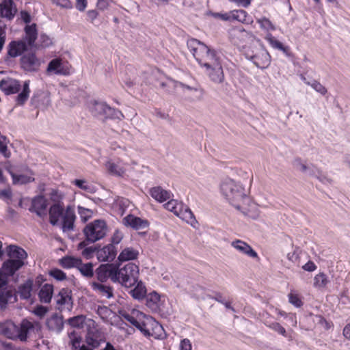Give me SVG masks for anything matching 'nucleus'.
<instances>
[{
    "instance_id": "f257e3e1",
    "label": "nucleus",
    "mask_w": 350,
    "mask_h": 350,
    "mask_svg": "<svg viewBox=\"0 0 350 350\" xmlns=\"http://www.w3.org/2000/svg\"><path fill=\"white\" fill-rule=\"evenodd\" d=\"M189 51L201 67L206 68L209 79L215 83L224 81V73L219 57L214 49L196 38L187 42Z\"/></svg>"
},
{
    "instance_id": "f03ea898",
    "label": "nucleus",
    "mask_w": 350,
    "mask_h": 350,
    "mask_svg": "<svg viewBox=\"0 0 350 350\" xmlns=\"http://www.w3.org/2000/svg\"><path fill=\"white\" fill-rule=\"evenodd\" d=\"M221 191L229 202L239 210L241 208V202L247 199L243 188L232 180L223 183L221 185Z\"/></svg>"
},
{
    "instance_id": "7ed1b4c3",
    "label": "nucleus",
    "mask_w": 350,
    "mask_h": 350,
    "mask_svg": "<svg viewBox=\"0 0 350 350\" xmlns=\"http://www.w3.org/2000/svg\"><path fill=\"white\" fill-rule=\"evenodd\" d=\"M244 55L259 68L265 69L270 65L271 57L262 45L250 46L246 48Z\"/></svg>"
},
{
    "instance_id": "20e7f679",
    "label": "nucleus",
    "mask_w": 350,
    "mask_h": 350,
    "mask_svg": "<svg viewBox=\"0 0 350 350\" xmlns=\"http://www.w3.org/2000/svg\"><path fill=\"white\" fill-rule=\"evenodd\" d=\"M139 275V269L135 263L129 262L120 269L116 266L117 282L125 287L134 286L138 281Z\"/></svg>"
},
{
    "instance_id": "39448f33",
    "label": "nucleus",
    "mask_w": 350,
    "mask_h": 350,
    "mask_svg": "<svg viewBox=\"0 0 350 350\" xmlns=\"http://www.w3.org/2000/svg\"><path fill=\"white\" fill-rule=\"evenodd\" d=\"M163 206L193 227H196L198 224L193 212L183 203L176 200H170Z\"/></svg>"
},
{
    "instance_id": "423d86ee",
    "label": "nucleus",
    "mask_w": 350,
    "mask_h": 350,
    "mask_svg": "<svg viewBox=\"0 0 350 350\" xmlns=\"http://www.w3.org/2000/svg\"><path fill=\"white\" fill-rule=\"evenodd\" d=\"M107 226L104 220L96 219L89 223L83 229L85 241L94 243L106 235Z\"/></svg>"
},
{
    "instance_id": "0eeeda50",
    "label": "nucleus",
    "mask_w": 350,
    "mask_h": 350,
    "mask_svg": "<svg viewBox=\"0 0 350 350\" xmlns=\"http://www.w3.org/2000/svg\"><path fill=\"white\" fill-rule=\"evenodd\" d=\"M8 277L0 271V309L6 308L9 301L16 300L14 291L7 288Z\"/></svg>"
},
{
    "instance_id": "6e6552de",
    "label": "nucleus",
    "mask_w": 350,
    "mask_h": 350,
    "mask_svg": "<svg viewBox=\"0 0 350 350\" xmlns=\"http://www.w3.org/2000/svg\"><path fill=\"white\" fill-rule=\"evenodd\" d=\"M96 276L98 282H105L108 279L113 282H117L116 265L113 264L100 265L95 271Z\"/></svg>"
},
{
    "instance_id": "1a4fd4ad",
    "label": "nucleus",
    "mask_w": 350,
    "mask_h": 350,
    "mask_svg": "<svg viewBox=\"0 0 350 350\" xmlns=\"http://www.w3.org/2000/svg\"><path fill=\"white\" fill-rule=\"evenodd\" d=\"M250 37L251 33L242 27H233L229 31L230 42L238 46H243Z\"/></svg>"
},
{
    "instance_id": "9d476101",
    "label": "nucleus",
    "mask_w": 350,
    "mask_h": 350,
    "mask_svg": "<svg viewBox=\"0 0 350 350\" xmlns=\"http://www.w3.org/2000/svg\"><path fill=\"white\" fill-rule=\"evenodd\" d=\"M56 303L59 310H71L72 308L71 291L67 288L61 289L56 296Z\"/></svg>"
},
{
    "instance_id": "9b49d317",
    "label": "nucleus",
    "mask_w": 350,
    "mask_h": 350,
    "mask_svg": "<svg viewBox=\"0 0 350 350\" xmlns=\"http://www.w3.org/2000/svg\"><path fill=\"white\" fill-rule=\"evenodd\" d=\"M47 200L42 195L35 196L31 200V205L29 208L31 213H35L40 217L46 215Z\"/></svg>"
},
{
    "instance_id": "f8f14e48",
    "label": "nucleus",
    "mask_w": 350,
    "mask_h": 350,
    "mask_svg": "<svg viewBox=\"0 0 350 350\" xmlns=\"http://www.w3.org/2000/svg\"><path fill=\"white\" fill-rule=\"evenodd\" d=\"M0 89L5 95L17 94L21 89L18 80L7 77L0 81Z\"/></svg>"
},
{
    "instance_id": "ddd939ff",
    "label": "nucleus",
    "mask_w": 350,
    "mask_h": 350,
    "mask_svg": "<svg viewBox=\"0 0 350 350\" xmlns=\"http://www.w3.org/2000/svg\"><path fill=\"white\" fill-rule=\"evenodd\" d=\"M21 66L25 71L34 72L38 70L40 62L34 53H28L21 57Z\"/></svg>"
},
{
    "instance_id": "4468645a",
    "label": "nucleus",
    "mask_w": 350,
    "mask_h": 350,
    "mask_svg": "<svg viewBox=\"0 0 350 350\" xmlns=\"http://www.w3.org/2000/svg\"><path fill=\"white\" fill-rule=\"evenodd\" d=\"M70 65L68 62L64 63L59 58L52 59L47 67L48 72H53L57 75H68L70 74Z\"/></svg>"
},
{
    "instance_id": "2eb2a0df",
    "label": "nucleus",
    "mask_w": 350,
    "mask_h": 350,
    "mask_svg": "<svg viewBox=\"0 0 350 350\" xmlns=\"http://www.w3.org/2000/svg\"><path fill=\"white\" fill-rule=\"evenodd\" d=\"M62 219V228L63 231L66 232L73 230L76 219L74 208L70 206H68L65 209V212Z\"/></svg>"
},
{
    "instance_id": "dca6fc26",
    "label": "nucleus",
    "mask_w": 350,
    "mask_h": 350,
    "mask_svg": "<svg viewBox=\"0 0 350 350\" xmlns=\"http://www.w3.org/2000/svg\"><path fill=\"white\" fill-rule=\"evenodd\" d=\"M116 254L117 250L113 244H109L96 250V257L99 261H112Z\"/></svg>"
},
{
    "instance_id": "f3484780",
    "label": "nucleus",
    "mask_w": 350,
    "mask_h": 350,
    "mask_svg": "<svg viewBox=\"0 0 350 350\" xmlns=\"http://www.w3.org/2000/svg\"><path fill=\"white\" fill-rule=\"evenodd\" d=\"M17 12L12 0H3L0 3L1 16L8 20H12Z\"/></svg>"
},
{
    "instance_id": "a211bd4d",
    "label": "nucleus",
    "mask_w": 350,
    "mask_h": 350,
    "mask_svg": "<svg viewBox=\"0 0 350 350\" xmlns=\"http://www.w3.org/2000/svg\"><path fill=\"white\" fill-rule=\"evenodd\" d=\"M24 265V262L8 259L5 260L1 268V271L8 277L12 276L18 270Z\"/></svg>"
},
{
    "instance_id": "6ab92c4d",
    "label": "nucleus",
    "mask_w": 350,
    "mask_h": 350,
    "mask_svg": "<svg viewBox=\"0 0 350 350\" xmlns=\"http://www.w3.org/2000/svg\"><path fill=\"white\" fill-rule=\"evenodd\" d=\"M100 282H92L90 283L92 289L98 295L110 299L113 297V288L109 285L103 284Z\"/></svg>"
},
{
    "instance_id": "aec40b11",
    "label": "nucleus",
    "mask_w": 350,
    "mask_h": 350,
    "mask_svg": "<svg viewBox=\"0 0 350 350\" xmlns=\"http://www.w3.org/2000/svg\"><path fill=\"white\" fill-rule=\"evenodd\" d=\"M64 212L63 203H56L51 206L49 211L50 223L53 226L57 225L59 219L63 217Z\"/></svg>"
},
{
    "instance_id": "412c9836",
    "label": "nucleus",
    "mask_w": 350,
    "mask_h": 350,
    "mask_svg": "<svg viewBox=\"0 0 350 350\" xmlns=\"http://www.w3.org/2000/svg\"><path fill=\"white\" fill-rule=\"evenodd\" d=\"M28 46L23 40H14L10 42L8 45V54L12 57H16L21 55L24 51L27 50Z\"/></svg>"
},
{
    "instance_id": "4be33fe9",
    "label": "nucleus",
    "mask_w": 350,
    "mask_h": 350,
    "mask_svg": "<svg viewBox=\"0 0 350 350\" xmlns=\"http://www.w3.org/2000/svg\"><path fill=\"white\" fill-rule=\"evenodd\" d=\"M24 31L25 36L23 40L27 43L28 46L33 47L38 38L37 25L36 23L27 25L24 28Z\"/></svg>"
},
{
    "instance_id": "5701e85b",
    "label": "nucleus",
    "mask_w": 350,
    "mask_h": 350,
    "mask_svg": "<svg viewBox=\"0 0 350 350\" xmlns=\"http://www.w3.org/2000/svg\"><path fill=\"white\" fill-rule=\"evenodd\" d=\"M231 245L240 252L250 257L254 258H258L257 252L248 243L242 240L236 239L231 243Z\"/></svg>"
},
{
    "instance_id": "b1692460",
    "label": "nucleus",
    "mask_w": 350,
    "mask_h": 350,
    "mask_svg": "<svg viewBox=\"0 0 350 350\" xmlns=\"http://www.w3.org/2000/svg\"><path fill=\"white\" fill-rule=\"evenodd\" d=\"M18 325L12 321H6L0 324V333L10 339L17 338Z\"/></svg>"
},
{
    "instance_id": "393cba45",
    "label": "nucleus",
    "mask_w": 350,
    "mask_h": 350,
    "mask_svg": "<svg viewBox=\"0 0 350 350\" xmlns=\"http://www.w3.org/2000/svg\"><path fill=\"white\" fill-rule=\"evenodd\" d=\"M123 223L127 226H131L135 230H139L148 226L147 220H144L140 217L129 214L123 218Z\"/></svg>"
},
{
    "instance_id": "a878e982",
    "label": "nucleus",
    "mask_w": 350,
    "mask_h": 350,
    "mask_svg": "<svg viewBox=\"0 0 350 350\" xmlns=\"http://www.w3.org/2000/svg\"><path fill=\"white\" fill-rule=\"evenodd\" d=\"M102 340L103 336L98 330H88L85 337V342L89 346L92 347V348H96L100 345Z\"/></svg>"
},
{
    "instance_id": "bb28decb",
    "label": "nucleus",
    "mask_w": 350,
    "mask_h": 350,
    "mask_svg": "<svg viewBox=\"0 0 350 350\" xmlns=\"http://www.w3.org/2000/svg\"><path fill=\"white\" fill-rule=\"evenodd\" d=\"M150 195L152 198L159 202H163L171 198V192L163 189L159 186L150 189Z\"/></svg>"
},
{
    "instance_id": "cd10ccee",
    "label": "nucleus",
    "mask_w": 350,
    "mask_h": 350,
    "mask_svg": "<svg viewBox=\"0 0 350 350\" xmlns=\"http://www.w3.org/2000/svg\"><path fill=\"white\" fill-rule=\"evenodd\" d=\"M8 254L10 258H15V260H21V262H24V260L27 258V254L25 250L16 245H10L9 247Z\"/></svg>"
},
{
    "instance_id": "c85d7f7f",
    "label": "nucleus",
    "mask_w": 350,
    "mask_h": 350,
    "mask_svg": "<svg viewBox=\"0 0 350 350\" xmlns=\"http://www.w3.org/2000/svg\"><path fill=\"white\" fill-rule=\"evenodd\" d=\"M53 293V286L49 284H45L40 288L38 297L40 301L42 303H49L51 300Z\"/></svg>"
},
{
    "instance_id": "c756f323",
    "label": "nucleus",
    "mask_w": 350,
    "mask_h": 350,
    "mask_svg": "<svg viewBox=\"0 0 350 350\" xmlns=\"http://www.w3.org/2000/svg\"><path fill=\"white\" fill-rule=\"evenodd\" d=\"M232 21H237L245 24H251L253 21L247 12L243 10H234L231 11Z\"/></svg>"
},
{
    "instance_id": "7c9ffc66",
    "label": "nucleus",
    "mask_w": 350,
    "mask_h": 350,
    "mask_svg": "<svg viewBox=\"0 0 350 350\" xmlns=\"http://www.w3.org/2000/svg\"><path fill=\"white\" fill-rule=\"evenodd\" d=\"M33 285V280L28 279L25 282L19 286L18 293L21 299H28L31 297Z\"/></svg>"
},
{
    "instance_id": "2f4dec72",
    "label": "nucleus",
    "mask_w": 350,
    "mask_h": 350,
    "mask_svg": "<svg viewBox=\"0 0 350 350\" xmlns=\"http://www.w3.org/2000/svg\"><path fill=\"white\" fill-rule=\"evenodd\" d=\"M139 256V251L133 247L124 248L119 254L118 260L121 262H125L135 260Z\"/></svg>"
},
{
    "instance_id": "473e14b6",
    "label": "nucleus",
    "mask_w": 350,
    "mask_h": 350,
    "mask_svg": "<svg viewBox=\"0 0 350 350\" xmlns=\"http://www.w3.org/2000/svg\"><path fill=\"white\" fill-rule=\"evenodd\" d=\"M33 328V325L31 322L27 319L22 321L21 325L18 326L17 338H19L22 341L27 340L28 332Z\"/></svg>"
},
{
    "instance_id": "72a5a7b5",
    "label": "nucleus",
    "mask_w": 350,
    "mask_h": 350,
    "mask_svg": "<svg viewBox=\"0 0 350 350\" xmlns=\"http://www.w3.org/2000/svg\"><path fill=\"white\" fill-rule=\"evenodd\" d=\"M148 325L150 326V337H153L154 338H160L162 337L163 329L158 321L150 317V322Z\"/></svg>"
},
{
    "instance_id": "f704fd0d",
    "label": "nucleus",
    "mask_w": 350,
    "mask_h": 350,
    "mask_svg": "<svg viewBox=\"0 0 350 350\" xmlns=\"http://www.w3.org/2000/svg\"><path fill=\"white\" fill-rule=\"evenodd\" d=\"M29 81H25L23 85V90L21 93L18 94L16 98V102L18 105H23L25 102L27 100L29 94Z\"/></svg>"
},
{
    "instance_id": "c9c22d12",
    "label": "nucleus",
    "mask_w": 350,
    "mask_h": 350,
    "mask_svg": "<svg viewBox=\"0 0 350 350\" xmlns=\"http://www.w3.org/2000/svg\"><path fill=\"white\" fill-rule=\"evenodd\" d=\"M77 269L80 271L81 275L87 278H91L94 276L93 265L91 262L83 263L80 258V263L77 264Z\"/></svg>"
},
{
    "instance_id": "e433bc0d",
    "label": "nucleus",
    "mask_w": 350,
    "mask_h": 350,
    "mask_svg": "<svg viewBox=\"0 0 350 350\" xmlns=\"http://www.w3.org/2000/svg\"><path fill=\"white\" fill-rule=\"evenodd\" d=\"M78 263H80V258L70 256H64L59 260V265L64 269L77 268Z\"/></svg>"
},
{
    "instance_id": "4c0bfd02",
    "label": "nucleus",
    "mask_w": 350,
    "mask_h": 350,
    "mask_svg": "<svg viewBox=\"0 0 350 350\" xmlns=\"http://www.w3.org/2000/svg\"><path fill=\"white\" fill-rule=\"evenodd\" d=\"M47 325L50 329L59 332L64 327L63 319L57 316H53L48 320Z\"/></svg>"
},
{
    "instance_id": "58836bf2",
    "label": "nucleus",
    "mask_w": 350,
    "mask_h": 350,
    "mask_svg": "<svg viewBox=\"0 0 350 350\" xmlns=\"http://www.w3.org/2000/svg\"><path fill=\"white\" fill-rule=\"evenodd\" d=\"M109 105L105 103L94 101L91 111L94 116L103 115L105 116L106 110H107Z\"/></svg>"
},
{
    "instance_id": "ea45409f",
    "label": "nucleus",
    "mask_w": 350,
    "mask_h": 350,
    "mask_svg": "<svg viewBox=\"0 0 350 350\" xmlns=\"http://www.w3.org/2000/svg\"><path fill=\"white\" fill-rule=\"evenodd\" d=\"M256 22L259 24L260 27L262 30H265L267 32L275 31L276 29L274 24L265 16L257 18Z\"/></svg>"
},
{
    "instance_id": "a19ab883",
    "label": "nucleus",
    "mask_w": 350,
    "mask_h": 350,
    "mask_svg": "<svg viewBox=\"0 0 350 350\" xmlns=\"http://www.w3.org/2000/svg\"><path fill=\"white\" fill-rule=\"evenodd\" d=\"M329 280L326 274L324 273H319L314 278V286L317 288H323L328 284Z\"/></svg>"
},
{
    "instance_id": "79ce46f5",
    "label": "nucleus",
    "mask_w": 350,
    "mask_h": 350,
    "mask_svg": "<svg viewBox=\"0 0 350 350\" xmlns=\"http://www.w3.org/2000/svg\"><path fill=\"white\" fill-rule=\"evenodd\" d=\"M14 184H26L34 180L31 176L24 174H17L12 172H10Z\"/></svg>"
},
{
    "instance_id": "37998d69",
    "label": "nucleus",
    "mask_w": 350,
    "mask_h": 350,
    "mask_svg": "<svg viewBox=\"0 0 350 350\" xmlns=\"http://www.w3.org/2000/svg\"><path fill=\"white\" fill-rule=\"evenodd\" d=\"M106 167L109 172L112 175L121 176L125 172V170L122 167L111 161H109L106 163Z\"/></svg>"
},
{
    "instance_id": "c03bdc74",
    "label": "nucleus",
    "mask_w": 350,
    "mask_h": 350,
    "mask_svg": "<svg viewBox=\"0 0 350 350\" xmlns=\"http://www.w3.org/2000/svg\"><path fill=\"white\" fill-rule=\"evenodd\" d=\"M288 301L296 308H301L304 305V302L299 293L291 290L288 295Z\"/></svg>"
},
{
    "instance_id": "a18cd8bd",
    "label": "nucleus",
    "mask_w": 350,
    "mask_h": 350,
    "mask_svg": "<svg viewBox=\"0 0 350 350\" xmlns=\"http://www.w3.org/2000/svg\"><path fill=\"white\" fill-rule=\"evenodd\" d=\"M9 139L5 135H0V154L5 158H10L11 152L8 148Z\"/></svg>"
},
{
    "instance_id": "49530a36",
    "label": "nucleus",
    "mask_w": 350,
    "mask_h": 350,
    "mask_svg": "<svg viewBox=\"0 0 350 350\" xmlns=\"http://www.w3.org/2000/svg\"><path fill=\"white\" fill-rule=\"evenodd\" d=\"M105 119H118L121 120L124 118L123 113L118 109H114L109 106L107 110L105 111Z\"/></svg>"
},
{
    "instance_id": "de8ad7c7",
    "label": "nucleus",
    "mask_w": 350,
    "mask_h": 350,
    "mask_svg": "<svg viewBox=\"0 0 350 350\" xmlns=\"http://www.w3.org/2000/svg\"><path fill=\"white\" fill-rule=\"evenodd\" d=\"M131 293L133 298L142 299L146 296V289L142 284H137V286L131 291Z\"/></svg>"
},
{
    "instance_id": "09e8293b",
    "label": "nucleus",
    "mask_w": 350,
    "mask_h": 350,
    "mask_svg": "<svg viewBox=\"0 0 350 350\" xmlns=\"http://www.w3.org/2000/svg\"><path fill=\"white\" fill-rule=\"evenodd\" d=\"M150 322V317H146L145 320L138 322L135 327L138 329L145 336L150 337V330L148 323Z\"/></svg>"
},
{
    "instance_id": "8fccbe9b",
    "label": "nucleus",
    "mask_w": 350,
    "mask_h": 350,
    "mask_svg": "<svg viewBox=\"0 0 350 350\" xmlns=\"http://www.w3.org/2000/svg\"><path fill=\"white\" fill-rule=\"evenodd\" d=\"M68 337L70 340L72 349L74 350L78 349V348L80 347L81 337L75 330L68 332Z\"/></svg>"
},
{
    "instance_id": "3c124183",
    "label": "nucleus",
    "mask_w": 350,
    "mask_h": 350,
    "mask_svg": "<svg viewBox=\"0 0 350 350\" xmlns=\"http://www.w3.org/2000/svg\"><path fill=\"white\" fill-rule=\"evenodd\" d=\"M303 81L308 85H310L314 90L322 95H325L327 90L325 86H323L320 82L314 81L312 83H310L306 81L305 77H302Z\"/></svg>"
},
{
    "instance_id": "603ef678",
    "label": "nucleus",
    "mask_w": 350,
    "mask_h": 350,
    "mask_svg": "<svg viewBox=\"0 0 350 350\" xmlns=\"http://www.w3.org/2000/svg\"><path fill=\"white\" fill-rule=\"evenodd\" d=\"M84 323L85 317L83 315H78L68 319V323L73 327H82Z\"/></svg>"
},
{
    "instance_id": "864d4df0",
    "label": "nucleus",
    "mask_w": 350,
    "mask_h": 350,
    "mask_svg": "<svg viewBox=\"0 0 350 350\" xmlns=\"http://www.w3.org/2000/svg\"><path fill=\"white\" fill-rule=\"evenodd\" d=\"M49 275L58 281L66 280V274L59 269L54 268L49 271Z\"/></svg>"
},
{
    "instance_id": "5fc2aeb1",
    "label": "nucleus",
    "mask_w": 350,
    "mask_h": 350,
    "mask_svg": "<svg viewBox=\"0 0 350 350\" xmlns=\"http://www.w3.org/2000/svg\"><path fill=\"white\" fill-rule=\"evenodd\" d=\"M265 40L269 43V44L274 49L280 50L282 48V43L278 40L273 35L270 33H267L265 37Z\"/></svg>"
},
{
    "instance_id": "6e6d98bb",
    "label": "nucleus",
    "mask_w": 350,
    "mask_h": 350,
    "mask_svg": "<svg viewBox=\"0 0 350 350\" xmlns=\"http://www.w3.org/2000/svg\"><path fill=\"white\" fill-rule=\"evenodd\" d=\"M268 327L271 329L272 330L278 332V334H281L282 336L286 337L287 334L285 328L282 326L279 323L273 322L271 323L268 325Z\"/></svg>"
},
{
    "instance_id": "4d7b16f0",
    "label": "nucleus",
    "mask_w": 350,
    "mask_h": 350,
    "mask_svg": "<svg viewBox=\"0 0 350 350\" xmlns=\"http://www.w3.org/2000/svg\"><path fill=\"white\" fill-rule=\"evenodd\" d=\"M51 200L56 203H62L61 200L64 198V195L57 189H53L50 193Z\"/></svg>"
},
{
    "instance_id": "13d9d810",
    "label": "nucleus",
    "mask_w": 350,
    "mask_h": 350,
    "mask_svg": "<svg viewBox=\"0 0 350 350\" xmlns=\"http://www.w3.org/2000/svg\"><path fill=\"white\" fill-rule=\"evenodd\" d=\"M146 301L147 304L149 306H150L151 303H152V304H157L160 301V296L156 292L151 293L148 295Z\"/></svg>"
},
{
    "instance_id": "bf43d9fd",
    "label": "nucleus",
    "mask_w": 350,
    "mask_h": 350,
    "mask_svg": "<svg viewBox=\"0 0 350 350\" xmlns=\"http://www.w3.org/2000/svg\"><path fill=\"white\" fill-rule=\"evenodd\" d=\"M53 3L56 5L66 9H71L72 4L70 0H53Z\"/></svg>"
},
{
    "instance_id": "052dcab7",
    "label": "nucleus",
    "mask_w": 350,
    "mask_h": 350,
    "mask_svg": "<svg viewBox=\"0 0 350 350\" xmlns=\"http://www.w3.org/2000/svg\"><path fill=\"white\" fill-rule=\"evenodd\" d=\"M47 311L48 310L46 307L43 306H38L34 308L33 313L38 317L42 318L46 314Z\"/></svg>"
},
{
    "instance_id": "680f3d73",
    "label": "nucleus",
    "mask_w": 350,
    "mask_h": 350,
    "mask_svg": "<svg viewBox=\"0 0 350 350\" xmlns=\"http://www.w3.org/2000/svg\"><path fill=\"white\" fill-rule=\"evenodd\" d=\"M96 254V250L93 247L85 248L82 252V255L87 259L92 258L94 254Z\"/></svg>"
},
{
    "instance_id": "e2e57ef3",
    "label": "nucleus",
    "mask_w": 350,
    "mask_h": 350,
    "mask_svg": "<svg viewBox=\"0 0 350 350\" xmlns=\"http://www.w3.org/2000/svg\"><path fill=\"white\" fill-rule=\"evenodd\" d=\"M278 314L282 317H288L289 319L291 320V321L293 322V326H296L297 325V317H296V314L295 313H290L288 315L286 314V312L283 311V310H279L278 312Z\"/></svg>"
},
{
    "instance_id": "0e129e2a",
    "label": "nucleus",
    "mask_w": 350,
    "mask_h": 350,
    "mask_svg": "<svg viewBox=\"0 0 350 350\" xmlns=\"http://www.w3.org/2000/svg\"><path fill=\"white\" fill-rule=\"evenodd\" d=\"M179 350H191V344L189 339L185 338L180 341Z\"/></svg>"
},
{
    "instance_id": "69168bd1",
    "label": "nucleus",
    "mask_w": 350,
    "mask_h": 350,
    "mask_svg": "<svg viewBox=\"0 0 350 350\" xmlns=\"http://www.w3.org/2000/svg\"><path fill=\"white\" fill-rule=\"evenodd\" d=\"M122 317L126 320L127 321H129V323H131L133 325L135 326L137 325V323L139 322L135 317H133L132 314H129V313H124L122 314Z\"/></svg>"
},
{
    "instance_id": "338daca9",
    "label": "nucleus",
    "mask_w": 350,
    "mask_h": 350,
    "mask_svg": "<svg viewBox=\"0 0 350 350\" xmlns=\"http://www.w3.org/2000/svg\"><path fill=\"white\" fill-rule=\"evenodd\" d=\"M317 267L314 264V262L309 260L308 262H306L303 267L302 269L307 271H314L317 269Z\"/></svg>"
},
{
    "instance_id": "774afa93",
    "label": "nucleus",
    "mask_w": 350,
    "mask_h": 350,
    "mask_svg": "<svg viewBox=\"0 0 350 350\" xmlns=\"http://www.w3.org/2000/svg\"><path fill=\"white\" fill-rule=\"evenodd\" d=\"M98 12L96 10H90L87 12L88 20L90 21L92 23L98 17Z\"/></svg>"
}]
</instances>
